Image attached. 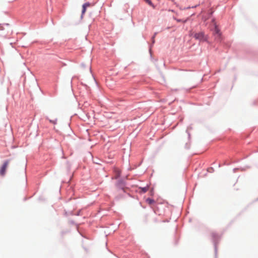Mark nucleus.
I'll list each match as a JSON object with an SVG mask.
<instances>
[{
  "instance_id": "1",
  "label": "nucleus",
  "mask_w": 258,
  "mask_h": 258,
  "mask_svg": "<svg viewBox=\"0 0 258 258\" xmlns=\"http://www.w3.org/2000/svg\"><path fill=\"white\" fill-rule=\"evenodd\" d=\"M194 37L200 41H208V36L205 35L203 32L194 33Z\"/></svg>"
},
{
  "instance_id": "2",
  "label": "nucleus",
  "mask_w": 258,
  "mask_h": 258,
  "mask_svg": "<svg viewBox=\"0 0 258 258\" xmlns=\"http://www.w3.org/2000/svg\"><path fill=\"white\" fill-rule=\"evenodd\" d=\"M8 166V164L5 162L0 169V175L4 176L5 174L6 170Z\"/></svg>"
},
{
  "instance_id": "3",
  "label": "nucleus",
  "mask_w": 258,
  "mask_h": 258,
  "mask_svg": "<svg viewBox=\"0 0 258 258\" xmlns=\"http://www.w3.org/2000/svg\"><path fill=\"white\" fill-rule=\"evenodd\" d=\"M120 170L118 168H114V177L115 179H117L118 177L120 176Z\"/></svg>"
},
{
  "instance_id": "4",
  "label": "nucleus",
  "mask_w": 258,
  "mask_h": 258,
  "mask_svg": "<svg viewBox=\"0 0 258 258\" xmlns=\"http://www.w3.org/2000/svg\"><path fill=\"white\" fill-rule=\"evenodd\" d=\"M214 34L217 35L218 37H220L221 33L220 32V30L218 29L217 26L215 24V28L214 31Z\"/></svg>"
},
{
  "instance_id": "5",
  "label": "nucleus",
  "mask_w": 258,
  "mask_h": 258,
  "mask_svg": "<svg viewBox=\"0 0 258 258\" xmlns=\"http://www.w3.org/2000/svg\"><path fill=\"white\" fill-rule=\"evenodd\" d=\"M146 202L150 205H152L153 203H155V201L152 200V199H151L150 198H148L146 199Z\"/></svg>"
},
{
  "instance_id": "6",
  "label": "nucleus",
  "mask_w": 258,
  "mask_h": 258,
  "mask_svg": "<svg viewBox=\"0 0 258 258\" xmlns=\"http://www.w3.org/2000/svg\"><path fill=\"white\" fill-rule=\"evenodd\" d=\"M141 189L142 191L143 192H146L148 190L149 187L148 186H146V187H142V188H141Z\"/></svg>"
},
{
  "instance_id": "7",
  "label": "nucleus",
  "mask_w": 258,
  "mask_h": 258,
  "mask_svg": "<svg viewBox=\"0 0 258 258\" xmlns=\"http://www.w3.org/2000/svg\"><path fill=\"white\" fill-rule=\"evenodd\" d=\"M147 3H148L150 6L154 7L153 4L151 2L150 0H144Z\"/></svg>"
},
{
  "instance_id": "8",
  "label": "nucleus",
  "mask_w": 258,
  "mask_h": 258,
  "mask_svg": "<svg viewBox=\"0 0 258 258\" xmlns=\"http://www.w3.org/2000/svg\"><path fill=\"white\" fill-rule=\"evenodd\" d=\"M49 122L55 124L56 123V122H57V119H49Z\"/></svg>"
},
{
  "instance_id": "9",
  "label": "nucleus",
  "mask_w": 258,
  "mask_h": 258,
  "mask_svg": "<svg viewBox=\"0 0 258 258\" xmlns=\"http://www.w3.org/2000/svg\"><path fill=\"white\" fill-rule=\"evenodd\" d=\"M86 9H87V8L83 5V6H82V15H83L85 13V12L86 11Z\"/></svg>"
},
{
  "instance_id": "10",
  "label": "nucleus",
  "mask_w": 258,
  "mask_h": 258,
  "mask_svg": "<svg viewBox=\"0 0 258 258\" xmlns=\"http://www.w3.org/2000/svg\"><path fill=\"white\" fill-rule=\"evenodd\" d=\"M84 6L87 8L91 6V4L89 3H86L83 5Z\"/></svg>"
},
{
  "instance_id": "11",
  "label": "nucleus",
  "mask_w": 258,
  "mask_h": 258,
  "mask_svg": "<svg viewBox=\"0 0 258 258\" xmlns=\"http://www.w3.org/2000/svg\"><path fill=\"white\" fill-rule=\"evenodd\" d=\"M176 21L177 22H183V23L185 22H186V20H184V21H182L181 20H179V19H176Z\"/></svg>"
},
{
  "instance_id": "12",
  "label": "nucleus",
  "mask_w": 258,
  "mask_h": 258,
  "mask_svg": "<svg viewBox=\"0 0 258 258\" xmlns=\"http://www.w3.org/2000/svg\"><path fill=\"white\" fill-rule=\"evenodd\" d=\"M4 30V28L2 26L0 25V30Z\"/></svg>"
},
{
  "instance_id": "13",
  "label": "nucleus",
  "mask_w": 258,
  "mask_h": 258,
  "mask_svg": "<svg viewBox=\"0 0 258 258\" xmlns=\"http://www.w3.org/2000/svg\"><path fill=\"white\" fill-rule=\"evenodd\" d=\"M155 35H156V34L154 35V36L153 37V38H152V39H153V42H154V38H155Z\"/></svg>"
}]
</instances>
